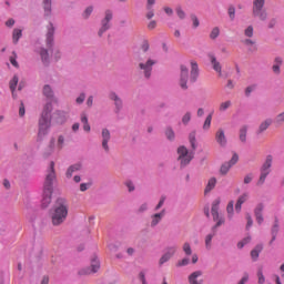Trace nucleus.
<instances>
[{
	"label": "nucleus",
	"mask_w": 284,
	"mask_h": 284,
	"mask_svg": "<svg viewBox=\"0 0 284 284\" xmlns=\"http://www.w3.org/2000/svg\"><path fill=\"white\" fill-rule=\"evenodd\" d=\"M54 181H57V172L54 171V162H50L49 169L47 170L43 193H42V207H48L52 203V192L54 191Z\"/></svg>",
	"instance_id": "nucleus-1"
},
{
	"label": "nucleus",
	"mask_w": 284,
	"mask_h": 284,
	"mask_svg": "<svg viewBox=\"0 0 284 284\" xmlns=\"http://www.w3.org/2000/svg\"><path fill=\"white\" fill-rule=\"evenodd\" d=\"M52 103H47L42 111L41 118L39 120V131L38 139L41 141L48 135V131L50 130V125L52 123Z\"/></svg>",
	"instance_id": "nucleus-2"
},
{
	"label": "nucleus",
	"mask_w": 284,
	"mask_h": 284,
	"mask_svg": "<svg viewBox=\"0 0 284 284\" xmlns=\"http://www.w3.org/2000/svg\"><path fill=\"white\" fill-rule=\"evenodd\" d=\"M51 219L53 225H61L68 219V201L65 199L57 200Z\"/></svg>",
	"instance_id": "nucleus-3"
},
{
	"label": "nucleus",
	"mask_w": 284,
	"mask_h": 284,
	"mask_svg": "<svg viewBox=\"0 0 284 284\" xmlns=\"http://www.w3.org/2000/svg\"><path fill=\"white\" fill-rule=\"evenodd\" d=\"M253 17L260 19V21H267V11L265 10V0L253 1Z\"/></svg>",
	"instance_id": "nucleus-4"
},
{
	"label": "nucleus",
	"mask_w": 284,
	"mask_h": 284,
	"mask_svg": "<svg viewBox=\"0 0 284 284\" xmlns=\"http://www.w3.org/2000/svg\"><path fill=\"white\" fill-rule=\"evenodd\" d=\"M272 161H274V158L272 155H267L265 159V162L263 163L261 168V175L257 181V185H263L265 183V180L267 179L270 172H272Z\"/></svg>",
	"instance_id": "nucleus-5"
},
{
	"label": "nucleus",
	"mask_w": 284,
	"mask_h": 284,
	"mask_svg": "<svg viewBox=\"0 0 284 284\" xmlns=\"http://www.w3.org/2000/svg\"><path fill=\"white\" fill-rule=\"evenodd\" d=\"M178 159L182 168H185V165H190V162L192 161V159H194V153L187 151V148L185 146H180L178 149Z\"/></svg>",
	"instance_id": "nucleus-6"
},
{
	"label": "nucleus",
	"mask_w": 284,
	"mask_h": 284,
	"mask_svg": "<svg viewBox=\"0 0 284 284\" xmlns=\"http://www.w3.org/2000/svg\"><path fill=\"white\" fill-rule=\"evenodd\" d=\"M113 17L114 14L112 13V10H106L104 12V19L101 21V28L98 32L99 37H103V33L110 30V21L113 19Z\"/></svg>",
	"instance_id": "nucleus-7"
},
{
	"label": "nucleus",
	"mask_w": 284,
	"mask_h": 284,
	"mask_svg": "<svg viewBox=\"0 0 284 284\" xmlns=\"http://www.w3.org/2000/svg\"><path fill=\"white\" fill-rule=\"evenodd\" d=\"M155 63L156 61L152 59L139 63V68L142 70L145 79H150V77H152V67L155 65Z\"/></svg>",
	"instance_id": "nucleus-8"
},
{
	"label": "nucleus",
	"mask_w": 284,
	"mask_h": 284,
	"mask_svg": "<svg viewBox=\"0 0 284 284\" xmlns=\"http://www.w3.org/2000/svg\"><path fill=\"white\" fill-rule=\"evenodd\" d=\"M101 268V263L99 262V260L94 258L91 261V268L87 267V268H82L79 271L80 276H85L88 274H97V272H99V270Z\"/></svg>",
	"instance_id": "nucleus-9"
},
{
	"label": "nucleus",
	"mask_w": 284,
	"mask_h": 284,
	"mask_svg": "<svg viewBox=\"0 0 284 284\" xmlns=\"http://www.w3.org/2000/svg\"><path fill=\"white\" fill-rule=\"evenodd\" d=\"M180 88L182 90H187V81L190 79V71L187 70V67L181 65L180 67Z\"/></svg>",
	"instance_id": "nucleus-10"
},
{
	"label": "nucleus",
	"mask_w": 284,
	"mask_h": 284,
	"mask_svg": "<svg viewBox=\"0 0 284 284\" xmlns=\"http://www.w3.org/2000/svg\"><path fill=\"white\" fill-rule=\"evenodd\" d=\"M176 246L166 247L165 253L160 258V265H163V263H168V261H170V258H172V256L176 254Z\"/></svg>",
	"instance_id": "nucleus-11"
},
{
	"label": "nucleus",
	"mask_w": 284,
	"mask_h": 284,
	"mask_svg": "<svg viewBox=\"0 0 284 284\" xmlns=\"http://www.w3.org/2000/svg\"><path fill=\"white\" fill-rule=\"evenodd\" d=\"M110 139H112V135L110 134V130L103 129L102 130V148L105 152H110Z\"/></svg>",
	"instance_id": "nucleus-12"
},
{
	"label": "nucleus",
	"mask_w": 284,
	"mask_h": 284,
	"mask_svg": "<svg viewBox=\"0 0 284 284\" xmlns=\"http://www.w3.org/2000/svg\"><path fill=\"white\" fill-rule=\"evenodd\" d=\"M215 141L221 145V148H225L227 145V138L225 136V131H223V129H219L216 131Z\"/></svg>",
	"instance_id": "nucleus-13"
},
{
	"label": "nucleus",
	"mask_w": 284,
	"mask_h": 284,
	"mask_svg": "<svg viewBox=\"0 0 284 284\" xmlns=\"http://www.w3.org/2000/svg\"><path fill=\"white\" fill-rule=\"evenodd\" d=\"M197 79H199V63H196V61H191L190 82L194 83Z\"/></svg>",
	"instance_id": "nucleus-14"
},
{
	"label": "nucleus",
	"mask_w": 284,
	"mask_h": 284,
	"mask_svg": "<svg viewBox=\"0 0 284 284\" xmlns=\"http://www.w3.org/2000/svg\"><path fill=\"white\" fill-rule=\"evenodd\" d=\"M264 205L263 204H257L255 210H254V215H255V219H256V222L258 223V225H262L263 224V210H264Z\"/></svg>",
	"instance_id": "nucleus-15"
},
{
	"label": "nucleus",
	"mask_w": 284,
	"mask_h": 284,
	"mask_svg": "<svg viewBox=\"0 0 284 284\" xmlns=\"http://www.w3.org/2000/svg\"><path fill=\"white\" fill-rule=\"evenodd\" d=\"M219 205H221V199L217 197L212 203L211 214L213 216V221H219Z\"/></svg>",
	"instance_id": "nucleus-16"
},
{
	"label": "nucleus",
	"mask_w": 284,
	"mask_h": 284,
	"mask_svg": "<svg viewBox=\"0 0 284 284\" xmlns=\"http://www.w3.org/2000/svg\"><path fill=\"white\" fill-rule=\"evenodd\" d=\"M165 216V210H162L160 213H155L152 215V221H151V227H156L159 223H161V219Z\"/></svg>",
	"instance_id": "nucleus-17"
},
{
	"label": "nucleus",
	"mask_w": 284,
	"mask_h": 284,
	"mask_svg": "<svg viewBox=\"0 0 284 284\" xmlns=\"http://www.w3.org/2000/svg\"><path fill=\"white\" fill-rule=\"evenodd\" d=\"M281 65H283V58L276 57L273 62L272 70L274 74H281Z\"/></svg>",
	"instance_id": "nucleus-18"
},
{
	"label": "nucleus",
	"mask_w": 284,
	"mask_h": 284,
	"mask_svg": "<svg viewBox=\"0 0 284 284\" xmlns=\"http://www.w3.org/2000/svg\"><path fill=\"white\" fill-rule=\"evenodd\" d=\"M110 99H111V101H114V105L116 108V111L119 112L121 110V108H123V101L114 92L110 93Z\"/></svg>",
	"instance_id": "nucleus-19"
},
{
	"label": "nucleus",
	"mask_w": 284,
	"mask_h": 284,
	"mask_svg": "<svg viewBox=\"0 0 284 284\" xmlns=\"http://www.w3.org/2000/svg\"><path fill=\"white\" fill-rule=\"evenodd\" d=\"M270 125H272V119H266L263 122H261L258 129H257V134H263V132H265Z\"/></svg>",
	"instance_id": "nucleus-20"
},
{
	"label": "nucleus",
	"mask_w": 284,
	"mask_h": 284,
	"mask_svg": "<svg viewBox=\"0 0 284 284\" xmlns=\"http://www.w3.org/2000/svg\"><path fill=\"white\" fill-rule=\"evenodd\" d=\"M80 170H81V164H79V163L69 166L65 172L67 179H72V175L74 174V172H79Z\"/></svg>",
	"instance_id": "nucleus-21"
},
{
	"label": "nucleus",
	"mask_w": 284,
	"mask_h": 284,
	"mask_svg": "<svg viewBox=\"0 0 284 284\" xmlns=\"http://www.w3.org/2000/svg\"><path fill=\"white\" fill-rule=\"evenodd\" d=\"M210 61H211V64L213 67V70H215V72L220 73L222 72V67H221V62H219L216 60V57L214 55H210Z\"/></svg>",
	"instance_id": "nucleus-22"
},
{
	"label": "nucleus",
	"mask_w": 284,
	"mask_h": 284,
	"mask_svg": "<svg viewBox=\"0 0 284 284\" xmlns=\"http://www.w3.org/2000/svg\"><path fill=\"white\" fill-rule=\"evenodd\" d=\"M54 37V27L50 24L48 33H47V45L50 48L52 45V41Z\"/></svg>",
	"instance_id": "nucleus-23"
},
{
	"label": "nucleus",
	"mask_w": 284,
	"mask_h": 284,
	"mask_svg": "<svg viewBox=\"0 0 284 284\" xmlns=\"http://www.w3.org/2000/svg\"><path fill=\"white\" fill-rule=\"evenodd\" d=\"M261 252H263V245H257L254 250L251 251V258L253 261H257Z\"/></svg>",
	"instance_id": "nucleus-24"
},
{
	"label": "nucleus",
	"mask_w": 284,
	"mask_h": 284,
	"mask_svg": "<svg viewBox=\"0 0 284 284\" xmlns=\"http://www.w3.org/2000/svg\"><path fill=\"white\" fill-rule=\"evenodd\" d=\"M203 275V272L201 271H195L193 272L190 276H189V282L190 284H199V282L196 281V278L199 276H202Z\"/></svg>",
	"instance_id": "nucleus-25"
},
{
	"label": "nucleus",
	"mask_w": 284,
	"mask_h": 284,
	"mask_svg": "<svg viewBox=\"0 0 284 284\" xmlns=\"http://www.w3.org/2000/svg\"><path fill=\"white\" fill-rule=\"evenodd\" d=\"M230 170H232V164L230 162H225L220 168V174L222 176H225V174H227V172H230Z\"/></svg>",
	"instance_id": "nucleus-26"
},
{
	"label": "nucleus",
	"mask_w": 284,
	"mask_h": 284,
	"mask_svg": "<svg viewBox=\"0 0 284 284\" xmlns=\"http://www.w3.org/2000/svg\"><path fill=\"white\" fill-rule=\"evenodd\" d=\"M214 187H216V178H211L205 187V194H207V192H212Z\"/></svg>",
	"instance_id": "nucleus-27"
},
{
	"label": "nucleus",
	"mask_w": 284,
	"mask_h": 284,
	"mask_svg": "<svg viewBox=\"0 0 284 284\" xmlns=\"http://www.w3.org/2000/svg\"><path fill=\"white\" fill-rule=\"evenodd\" d=\"M240 141L242 143L247 141V125H244L240 129Z\"/></svg>",
	"instance_id": "nucleus-28"
},
{
	"label": "nucleus",
	"mask_w": 284,
	"mask_h": 284,
	"mask_svg": "<svg viewBox=\"0 0 284 284\" xmlns=\"http://www.w3.org/2000/svg\"><path fill=\"white\" fill-rule=\"evenodd\" d=\"M230 108H232V101H224L219 105V112H225L226 110H230Z\"/></svg>",
	"instance_id": "nucleus-29"
},
{
	"label": "nucleus",
	"mask_w": 284,
	"mask_h": 284,
	"mask_svg": "<svg viewBox=\"0 0 284 284\" xmlns=\"http://www.w3.org/2000/svg\"><path fill=\"white\" fill-rule=\"evenodd\" d=\"M81 123H83L84 132H90V124L88 123V115L85 113L81 114Z\"/></svg>",
	"instance_id": "nucleus-30"
},
{
	"label": "nucleus",
	"mask_w": 284,
	"mask_h": 284,
	"mask_svg": "<svg viewBox=\"0 0 284 284\" xmlns=\"http://www.w3.org/2000/svg\"><path fill=\"white\" fill-rule=\"evenodd\" d=\"M43 8L47 17L52 12V0H43Z\"/></svg>",
	"instance_id": "nucleus-31"
},
{
	"label": "nucleus",
	"mask_w": 284,
	"mask_h": 284,
	"mask_svg": "<svg viewBox=\"0 0 284 284\" xmlns=\"http://www.w3.org/2000/svg\"><path fill=\"white\" fill-rule=\"evenodd\" d=\"M18 84H19V77L14 75L12 80L9 82L12 94H14V91L17 90Z\"/></svg>",
	"instance_id": "nucleus-32"
},
{
	"label": "nucleus",
	"mask_w": 284,
	"mask_h": 284,
	"mask_svg": "<svg viewBox=\"0 0 284 284\" xmlns=\"http://www.w3.org/2000/svg\"><path fill=\"white\" fill-rule=\"evenodd\" d=\"M43 94L47 99H52V97H54V92H52V88H50V85H44Z\"/></svg>",
	"instance_id": "nucleus-33"
},
{
	"label": "nucleus",
	"mask_w": 284,
	"mask_h": 284,
	"mask_svg": "<svg viewBox=\"0 0 284 284\" xmlns=\"http://www.w3.org/2000/svg\"><path fill=\"white\" fill-rule=\"evenodd\" d=\"M276 234H278V220L275 221V224L273 225L272 229V241L271 243H274V241H276Z\"/></svg>",
	"instance_id": "nucleus-34"
},
{
	"label": "nucleus",
	"mask_w": 284,
	"mask_h": 284,
	"mask_svg": "<svg viewBox=\"0 0 284 284\" xmlns=\"http://www.w3.org/2000/svg\"><path fill=\"white\" fill-rule=\"evenodd\" d=\"M226 212L229 214V219H232V216H234V201L229 202L226 206Z\"/></svg>",
	"instance_id": "nucleus-35"
},
{
	"label": "nucleus",
	"mask_w": 284,
	"mask_h": 284,
	"mask_svg": "<svg viewBox=\"0 0 284 284\" xmlns=\"http://www.w3.org/2000/svg\"><path fill=\"white\" fill-rule=\"evenodd\" d=\"M212 239H214V233L206 235V237H205L206 250H212Z\"/></svg>",
	"instance_id": "nucleus-36"
},
{
	"label": "nucleus",
	"mask_w": 284,
	"mask_h": 284,
	"mask_svg": "<svg viewBox=\"0 0 284 284\" xmlns=\"http://www.w3.org/2000/svg\"><path fill=\"white\" fill-rule=\"evenodd\" d=\"M22 37L21 29H14L13 30V43H19V39Z\"/></svg>",
	"instance_id": "nucleus-37"
},
{
	"label": "nucleus",
	"mask_w": 284,
	"mask_h": 284,
	"mask_svg": "<svg viewBox=\"0 0 284 284\" xmlns=\"http://www.w3.org/2000/svg\"><path fill=\"white\" fill-rule=\"evenodd\" d=\"M182 250L186 256H192V246L190 245V243L185 242Z\"/></svg>",
	"instance_id": "nucleus-38"
},
{
	"label": "nucleus",
	"mask_w": 284,
	"mask_h": 284,
	"mask_svg": "<svg viewBox=\"0 0 284 284\" xmlns=\"http://www.w3.org/2000/svg\"><path fill=\"white\" fill-rule=\"evenodd\" d=\"M211 125H212V113L206 116L203 124V130H210Z\"/></svg>",
	"instance_id": "nucleus-39"
},
{
	"label": "nucleus",
	"mask_w": 284,
	"mask_h": 284,
	"mask_svg": "<svg viewBox=\"0 0 284 284\" xmlns=\"http://www.w3.org/2000/svg\"><path fill=\"white\" fill-rule=\"evenodd\" d=\"M189 141L191 143V148H193V150H196V133H191L189 135Z\"/></svg>",
	"instance_id": "nucleus-40"
},
{
	"label": "nucleus",
	"mask_w": 284,
	"mask_h": 284,
	"mask_svg": "<svg viewBox=\"0 0 284 284\" xmlns=\"http://www.w3.org/2000/svg\"><path fill=\"white\" fill-rule=\"evenodd\" d=\"M190 121H192V113L191 112H186L182 116V123H183V125H187V123H190Z\"/></svg>",
	"instance_id": "nucleus-41"
},
{
	"label": "nucleus",
	"mask_w": 284,
	"mask_h": 284,
	"mask_svg": "<svg viewBox=\"0 0 284 284\" xmlns=\"http://www.w3.org/2000/svg\"><path fill=\"white\" fill-rule=\"evenodd\" d=\"M219 34H221V29H219V27H215L212 29L211 33H210V39H216L219 37Z\"/></svg>",
	"instance_id": "nucleus-42"
},
{
	"label": "nucleus",
	"mask_w": 284,
	"mask_h": 284,
	"mask_svg": "<svg viewBox=\"0 0 284 284\" xmlns=\"http://www.w3.org/2000/svg\"><path fill=\"white\" fill-rule=\"evenodd\" d=\"M245 37H248V39H252L254 37V27L248 26L244 31Z\"/></svg>",
	"instance_id": "nucleus-43"
},
{
	"label": "nucleus",
	"mask_w": 284,
	"mask_h": 284,
	"mask_svg": "<svg viewBox=\"0 0 284 284\" xmlns=\"http://www.w3.org/2000/svg\"><path fill=\"white\" fill-rule=\"evenodd\" d=\"M283 123H284V112L277 114L275 118L276 125H283Z\"/></svg>",
	"instance_id": "nucleus-44"
},
{
	"label": "nucleus",
	"mask_w": 284,
	"mask_h": 284,
	"mask_svg": "<svg viewBox=\"0 0 284 284\" xmlns=\"http://www.w3.org/2000/svg\"><path fill=\"white\" fill-rule=\"evenodd\" d=\"M257 280L258 284H265V275H263V268L257 271Z\"/></svg>",
	"instance_id": "nucleus-45"
},
{
	"label": "nucleus",
	"mask_w": 284,
	"mask_h": 284,
	"mask_svg": "<svg viewBox=\"0 0 284 284\" xmlns=\"http://www.w3.org/2000/svg\"><path fill=\"white\" fill-rule=\"evenodd\" d=\"M13 57H10V63L11 65H13L14 68H19V62H17V52H12Z\"/></svg>",
	"instance_id": "nucleus-46"
},
{
	"label": "nucleus",
	"mask_w": 284,
	"mask_h": 284,
	"mask_svg": "<svg viewBox=\"0 0 284 284\" xmlns=\"http://www.w3.org/2000/svg\"><path fill=\"white\" fill-rule=\"evenodd\" d=\"M65 144V138H63V135H60L59 138H58V144H57V146H58V149L59 150H63V145Z\"/></svg>",
	"instance_id": "nucleus-47"
},
{
	"label": "nucleus",
	"mask_w": 284,
	"mask_h": 284,
	"mask_svg": "<svg viewBox=\"0 0 284 284\" xmlns=\"http://www.w3.org/2000/svg\"><path fill=\"white\" fill-rule=\"evenodd\" d=\"M40 55H41L43 63H48V50L41 49Z\"/></svg>",
	"instance_id": "nucleus-48"
},
{
	"label": "nucleus",
	"mask_w": 284,
	"mask_h": 284,
	"mask_svg": "<svg viewBox=\"0 0 284 284\" xmlns=\"http://www.w3.org/2000/svg\"><path fill=\"white\" fill-rule=\"evenodd\" d=\"M175 12H176L179 19H185V11H183V9L181 7H178L175 9Z\"/></svg>",
	"instance_id": "nucleus-49"
},
{
	"label": "nucleus",
	"mask_w": 284,
	"mask_h": 284,
	"mask_svg": "<svg viewBox=\"0 0 284 284\" xmlns=\"http://www.w3.org/2000/svg\"><path fill=\"white\" fill-rule=\"evenodd\" d=\"M247 199H250V194L244 193V194H242V195L239 197L237 203H240V204L243 205V203H245V201H247Z\"/></svg>",
	"instance_id": "nucleus-50"
},
{
	"label": "nucleus",
	"mask_w": 284,
	"mask_h": 284,
	"mask_svg": "<svg viewBox=\"0 0 284 284\" xmlns=\"http://www.w3.org/2000/svg\"><path fill=\"white\" fill-rule=\"evenodd\" d=\"M236 16V9L234 7L229 8V17L231 21H234V17Z\"/></svg>",
	"instance_id": "nucleus-51"
},
{
	"label": "nucleus",
	"mask_w": 284,
	"mask_h": 284,
	"mask_svg": "<svg viewBox=\"0 0 284 284\" xmlns=\"http://www.w3.org/2000/svg\"><path fill=\"white\" fill-rule=\"evenodd\" d=\"M165 135L169 139V141L174 140V131L172 129H166Z\"/></svg>",
	"instance_id": "nucleus-52"
},
{
	"label": "nucleus",
	"mask_w": 284,
	"mask_h": 284,
	"mask_svg": "<svg viewBox=\"0 0 284 284\" xmlns=\"http://www.w3.org/2000/svg\"><path fill=\"white\" fill-rule=\"evenodd\" d=\"M229 163L231 164V166L236 165V163H239V154L234 153Z\"/></svg>",
	"instance_id": "nucleus-53"
},
{
	"label": "nucleus",
	"mask_w": 284,
	"mask_h": 284,
	"mask_svg": "<svg viewBox=\"0 0 284 284\" xmlns=\"http://www.w3.org/2000/svg\"><path fill=\"white\" fill-rule=\"evenodd\" d=\"M165 203V196L162 195L160 199V202L158 203V205L155 206V211L161 210V207H163V204Z\"/></svg>",
	"instance_id": "nucleus-54"
},
{
	"label": "nucleus",
	"mask_w": 284,
	"mask_h": 284,
	"mask_svg": "<svg viewBox=\"0 0 284 284\" xmlns=\"http://www.w3.org/2000/svg\"><path fill=\"white\" fill-rule=\"evenodd\" d=\"M250 241H251V237L244 239L242 242H239V243H237V247H239L240 250H242V247H244V246L246 245V243H250Z\"/></svg>",
	"instance_id": "nucleus-55"
},
{
	"label": "nucleus",
	"mask_w": 284,
	"mask_h": 284,
	"mask_svg": "<svg viewBox=\"0 0 284 284\" xmlns=\"http://www.w3.org/2000/svg\"><path fill=\"white\" fill-rule=\"evenodd\" d=\"M83 101H85V93H81L77 100L75 103H78V105H81V103H83Z\"/></svg>",
	"instance_id": "nucleus-56"
},
{
	"label": "nucleus",
	"mask_w": 284,
	"mask_h": 284,
	"mask_svg": "<svg viewBox=\"0 0 284 284\" xmlns=\"http://www.w3.org/2000/svg\"><path fill=\"white\" fill-rule=\"evenodd\" d=\"M254 90H256V85L247 87V88L245 89V95H246V97H250V94H252V92H254Z\"/></svg>",
	"instance_id": "nucleus-57"
},
{
	"label": "nucleus",
	"mask_w": 284,
	"mask_h": 284,
	"mask_svg": "<svg viewBox=\"0 0 284 284\" xmlns=\"http://www.w3.org/2000/svg\"><path fill=\"white\" fill-rule=\"evenodd\" d=\"M250 281V275L245 273L237 284H245Z\"/></svg>",
	"instance_id": "nucleus-58"
},
{
	"label": "nucleus",
	"mask_w": 284,
	"mask_h": 284,
	"mask_svg": "<svg viewBox=\"0 0 284 284\" xmlns=\"http://www.w3.org/2000/svg\"><path fill=\"white\" fill-rule=\"evenodd\" d=\"M142 52H148L150 50V43L148 41H144L141 45Z\"/></svg>",
	"instance_id": "nucleus-59"
},
{
	"label": "nucleus",
	"mask_w": 284,
	"mask_h": 284,
	"mask_svg": "<svg viewBox=\"0 0 284 284\" xmlns=\"http://www.w3.org/2000/svg\"><path fill=\"white\" fill-rule=\"evenodd\" d=\"M125 185H126L129 192H134V183H132V181H126Z\"/></svg>",
	"instance_id": "nucleus-60"
},
{
	"label": "nucleus",
	"mask_w": 284,
	"mask_h": 284,
	"mask_svg": "<svg viewBox=\"0 0 284 284\" xmlns=\"http://www.w3.org/2000/svg\"><path fill=\"white\" fill-rule=\"evenodd\" d=\"M242 43L244 45H254V43H256V42L252 39H244V40H242Z\"/></svg>",
	"instance_id": "nucleus-61"
},
{
	"label": "nucleus",
	"mask_w": 284,
	"mask_h": 284,
	"mask_svg": "<svg viewBox=\"0 0 284 284\" xmlns=\"http://www.w3.org/2000/svg\"><path fill=\"white\" fill-rule=\"evenodd\" d=\"M254 176L252 174H247L244 178L245 185L250 184L251 181H253Z\"/></svg>",
	"instance_id": "nucleus-62"
},
{
	"label": "nucleus",
	"mask_w": 284,
	"mask_h": 284,
	"mask_svg": "<svg viewBox=\"0 0 284 284\" xmlns=\"http://www.w3.org/2000/svg\"><path fill=\"white\" fill-rule=\"evenodd\" d=\"M191 19L193 21V28H199L200 26L199 18H196V16H192Z\"/></svg>",
	"instance_id": "nucleus-63"
},
{
	"label": "nucleus",
	"mask_w": 284,
	"mask_h": 284,
	"mask_svg": "<svg viewBox=\"0 0 284 284\" xmlns=\"http://www.w3.org/2000/svg\"><path fill=\"white\" fill-rule=\"evenodd\" d=\"M226 88L227 90H234V82L232 80H227Z\"/></svg>",
	"instance_id": "nucleus-64"
}]
</instances>
